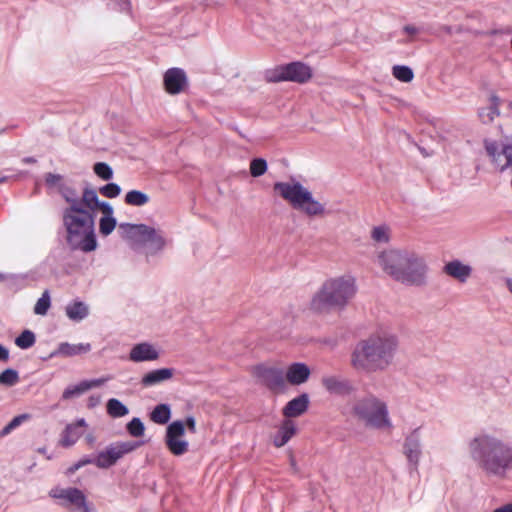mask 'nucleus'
Here are the masks:
<instances>
[{"instance_id":"1","label":"nucleus","mask_w":512,"mask_h":512,"mask_svg":"<svg viewBox=\"0 0 512 512\" xmlns=\"http://www.w3.org/2000/svg\"><path fill=\"white\" fill-rule=\"evenodd\" d=\"M374 264L386 277L406 286H424L427 283L428 265L419 252L400 247L376 251Z\"/></svg>"},{"instance_id":"2","label":"nucleus","mask_w":512,"mask_h":512,"mask_svg":"<svg viewBox=\"0 0 512 512\" xmlns=\"http://www.w3.org/2000/svg\"><path fill=\"white\" fill-rule=\"evenodd\" d=\"M468 453L487 477L502 480L512 472V443L496 434H476L468 442Z\"/></svg>"},{"instance_id":"3","label":"nucleus","mask_w":512,"mask_h":512,"mask_svg":"<svg viewBox=\"0 0 512 512\" xmlns=\"http://www.w3.org/2000/svg\"><path fill=\"white\" fill-rule=\"evenodd\" d=\"M398 349L395 336L378 333L356 343L350 354V366L358 373L371 375L388 370Z\"/></svg>"},{"instance_id":"4","label":"nucleus","mask_w":512,"mask_h":512,"mask_svg":"<svg viewBox=\"0 0 512 512\" xmlns=\"http://www.w3.org/2000/svg\"><path fill=\"white\" fill-rule=\"evenodd\" d=\"M62 224L65 242L70 249L84 253L96 250L98 244L92 209L65 208L62 213Z\"/></svg>"},{"instance_id":"5","label":"nucleus","mask_w":512,"mask_h":512,"mask_svg":"<svg viewBox=\"0 0 512 512\" xmlns=\"http://www.w3.org/2000/svg\"><path fill=\"white\" fill-rule=\"evenodd\" d=\"M357 293V281L351 273L326 278L310 300L315 312L344 308Z\"/></svg>"},{"instance_id":"6","label":"nucleus","mask_w":512,"mask_h":512,"mask_svg":"<svg viewBox=\"0 0 512 512\" xmlns=\"http://www.w3.org/2000/svg\"><path fill=\"white\" fill-rule=\"evenodd\" d=\"M118 231L134 249H142L146 258L161 254L170 244L166 232L159 226L121 223Z\"/></svg>"},{"instance_id":"7","label":"nucleus","mask_w":512,"mask_h":512,"mask_svg":"<svg viewBox=\"0 0 512 512\" xmlns=\"http://www.w3.org/2000/svg\"><path fill=\"white\" fill-rule=\"evenodd\" d=\"M348 405L351 415L366 427L380 431L392 430L393 423L388 404L375 394L357 396Z\"/></svg>"},{"instance_id":"8","label":"nucleus","mask_w":512,"mask_h":512,"mask_svg":"<svg viewBox=\"0 0 512 512\" xmlns=\"http://www.w3.org/2000/svg\"><path fill=\"white\" fill-rule=\"evenodd\" d=\"M273 190L294 209L301 211L308 217H323L326 215L325 205L315 199L312 192L295 179L276 182Z\"/></svg>"},{"instance_id":"9","label":"nucleus","mask_w":512,"mask_h":512,"mask_svg":"<svg viewBox=\"0 0 512 512\" xmlns=\"http://www.w3.org/2000/svg\"><path fill=\"white\" fill-rule=\"evenodd\" d=\"M265 78L273 83L290 81L303 84L312 78V69L303 62H291L267 70Z\"/></svg>"},{"instance_id":"10","label":"nucleus","mask_w":512,"mask_h":512,"mask_svg":"<svg viewBox=\"0 0 512 512\" xmlns=\"http://www.w3.org/2000/svg\"><path fill=\"white\" fill-rule=\"evenodd\" d=\"M87 207L92 209L93 215L99 210L103 216L99 220V232L103 236L110 235L115 229L117 222L113 217V207L108 202L99 200L96 191H87L84 196Z\"/></svg>"},{"instance_id":"11","label":"nucleus","mask_w":512,"mask_h":512,"mask_svg":"<svg viewBox=\"0 0 512 512\" xmlns=\"http://www.w3.org/2000/svg\"><path fill=\"white\" fill-rule=\"evenodd\" d=\"M257 381L275 393L285 390L284 371L278 366L257 365L252 370Z\"/></svg>"},{"instance_id":"12","label":"nucleus","mask_w":512,"mask_h":512,"mask_svg":"<svg viewBox=\"0 0 512 512\" xmlns=\"http://www.w3.org/2000/svg\"><path fill=\"white\" fill-rule=\"evenodd\" d=\"M139 446L140 443L133 441L117 442L111 444L97 455V457L94 459V464L99 468H109L124 455L134 451Z\"/></svg>"},{"instance_id":"13","label":"nucleus","mask_w":512,"mask_h":512,"mask_svg":"<svg viewBox=\"0 0 512 512\" xmlns=\"http://www.w3.org/2000/svg\"><path fill=\"white\" fill-rule=\"evenodd\" d=\"M185 437V425L182 421H173L167 426L164 442L174 456H181L188 452L189 443Z\"/></svg>"},{"instance_id":"14","label":"nucleus","mask_w":512,"mask_h":512,"mask_svg":"<svg viewBox=\"0 0 512 512\" xmlns=\"http://www.w3.org/2000/svg\"><path fill=\"white\" fill-rule=\"evenodd\" d=\"M50 496L60 499L61 505L71 508L72 512H89L84 494L76 488L52 489Z\"/></svg>"},{"instance_id":"15","label":"nucleus","mask_w":512,"mask_h":512,"mask_svg":"<svg viewBox=\"0 0 512 512\" xmlns=\"http://www.w3.org/2000/svg\"><path fill=\"white\" fill-rule=\"evenodd\" d=\"M403 454L409 465L417 469L422 455L421 436L418 429L413 430L405 437Z\"/></svg>"},{"instance_id":"16","label":"nucleus","mask_w":512,"mask_h":512,"mask_svg":"<svg viewBox=\"0 0 512 512\" xmlns=\"http://www.w3.org/2000/svg\"><path fill=\"white\" fill-rule=\"evenodd\" d=\"M165 91L170 95L182 93L188 84L186 73L180 68H170L163 75Z\"/></svg>"},{"instance_id":"17","label":"nucleus","mask_w":512,"mask_h":512,"mask_svg":"<svg viewBox=\"0 0 512 512\" xmlns=\"http://www.w3.org/2000/svg\"><path fill=\"white\" fill-rule=\"evenodd\" d=\"M159 357V349L156 345L149 342L138 343L129 352V360L135 363L155 361Z\"/></svg>"},{"instance_id":"18","label":"nucleus","mask_w":512,"mask_h":512,"mask_svg":"<svg viewBox=\"0 0 512 512\" xmlns=\"http://www.w3.org/2000/svg\"><path fill=\"white\" fill-rule=\"evenodd\" d=\"M321 383L329 393L339 396L349 395L354 389L349 380L334 375L324 376Z\"/></svg>"},{"instance_id":"19","label":"nucleus","mask_w":512,"mask_h":512,"mask_svg":"<svg viewBox=\"0 0 512 512\" xmlns=\"http://www.w3.org/2000/svg\"><path fill=\"white\" fill-rule=\"evenodd\" d=\"M87 191H95L91 188H85L80 195L76 188L70 183L65 182L64 185H62L60 194L65 199V201L68 203V206L66 208H78L83 209L87 208V204L84 202V196Z\"/></svg>"},{"instance_id":"20","label":"nucleus","mask_w":512,"mask_h":512,"mask_svg":"<svg viewBox=\"0 0 512 512\" xmlns=\"http://www.w3.org/2000/svg\"><path fill=\"white\" fill-rule=\"evenodd\" d=\"M310 374L311 370L305 363H293L284 372L285 384L301 385L309 379Z\"/></svg>"},{"instance_id":"21","label":"nucleus","mask_w":512,"mask_h":512,"mask_svg":"<svg viewBox=\"0 0 512 512\" xmlns=\"http://www.w3.org/2000/svg\"><path fill=\"white\" fill-rule=\"evenodd\" d=\"M86 426L87 423L84 419L68 424L61 434L59 444L66 448L73 446L83 434L82 428Z\"/></svg>"},{"instance_id":"22","label":"nucleus","mask_w":512,"mask_h":512,"mask_svg":"<svg viewBox=\"0 0 512 512\" xmlns=\"http://www.w3.org/2000/svg\"><path fill=\"white\" fill-rule=\"evenodd\" d=\"M443 271L448 276L464 283L471 276L472 267L459 260H452L445 264Z\"/></svg>"},{"instance_id":"23","label":"nucleus","mask_w":512,"mask_h":512,"mask_svg":"<svg viewBox=\"0 0 512 512\" xmlns=\"http://www.w3.org/2000/svg\"><path fill=\"white\" fill-rule=\"evenodd\" d=\"M174 375L172 368H160L146 373L141 379L143 387H151L170 380Z\"/></svg>"},{"instance_id":"24","label":"nucleus","mask_w":512,"mask_h":512,"mask_svg":"<svg viewBox=\"0 0 512 512\" xmlns=\"http://www.w3.org/2000/svg\"><path fill=\"white\" fill-rule=\"evenodd\" d=\"M309 398L307 394H302L290 400L283 408V415L287 418L298 417L308 408Z\"/></svg>"},{"instance_id":"25","label":"nucleus","mask_w":512,"mask_h":512,"mask_svg":"<svg viewBox=\"0 0 512 512\" xmlns=\"http://www.w3.org/2000/svg\"><path fill=\"white\" fill-rule=\"evenodd\" d=\"M90 350L91 345L89 343L70 344L64 342L58 346V349L55 352H53L51 356L60 355L64 357H72L88 353Z\"/></svg>"},{"instance_id":"26","label":"nucleus","mask_w":512,"mask_h":512,"mask_svg":"<svg viewBox=\"0 0 512 512\" xmlns=\"http://www.w3.org/2000/svg\"><path fill=\"white\" fill-rule=\"evenodd\" d=\"M296 433L295 424L287 419L280 425L279 430L273 437V443L276 447L284 446Z\"/></svg>"},{"instance_id":"27","label":"nucleus","mask_w":512,"mask_h":512,"mask_svg":"<svg viewBox=\"0 0 512 512\" xmlns=\"http://www.w3.org/2000/svg\"><path fill=\"white\" fill-rule=\"evenodd\" d=\"M370 239L374 244H388L392 240V229L390 225L382 223L375 225L370 230Z\"/></svg>"},{"instance_id":"28","label":"nucleus","mask_w":512,"mask_h":512,"mask_svg":"<svg viewBox=\"0 0 512 512\" xmlns=\"http://www.w3.org/2000/svg\"><path fill=\"white\" fill-rule=\"evenodd\" d=\"M67 317L75 322H80L89 314V307L82 301H73L65 307Z\"/></svg>"},{"instance_id":"29","label":"nucleus","mask_w":512,"mask_h":512,"mask_svg":"<svg viewBox=\"0 0 512 512\" xmlns=\"http://www.w3.org/2000/svg\"><path fill=\"white\" fill-rule=\"evenodd\" d=\"M500 99L496 95L489 98V105L479 110L478 115L483 123H491L499 115Z\"/></svg>"},{"instance_id":"30","label":"nucleus","mask_w":512,"mask_h":512,"mask_svg":"<svg viewBox=\"0 0 512 512\" xmlns=\"http://www.w3.org/2000/svg\"><path fill=\"white\" fill-rule=\"evenodd\" d=\"M106 411L112 418H121L129 414V409L116 398H111L107 401Z\"/></svg>"},{"instance_id":"31","label":"nucleus","mask_w":512,"mask_h":512,"mask_svg":"<svg viewBox=\"0 0 512 512\" xmlns=\"http://www.w3.org/2000/svg\"><path fill=\"white\" fill-rule=\"evenodd\" d=\"M124 200L127 205L141 207L149 203L150 196L140 190H130Z\"/></svg>"},{"instance_id":"32","label":"nucleus","mask_w":512,"mask_h":512,"mask_svg":"<svg viewBox=\"0 0 512 512\" xmlns=\"http://www.w3.org/2000/svg\"><path fill=\"white\" fill-rule=\"evenodd\" d=\"M171 417V410L167 404L157 405L151 412V420L157 424H166Z\"/></svg>"},{"instance_id":"33","label":"nucleus","mask_w":512,"mask_h":512,"mask_svg":"<svg viewBox=\"0 0 512 512\" xmlns=\"http://www.w3.org/2000/svg\"><path fill=\"white\" fill-rule=\"evenodd\" d=\"M506 145H504L501 149L496 144V142L493 141H486L485 142V149L487 151V154L491 157L492 161L498 164L501 168L505 161L503 148Z\"/></svg>"},{"instance_id":"34","label":"nucleus","mask_w":512,"mask_h":512,"mask_svg":"<svg viewBox=\"0 0 512 512\" xmlns=\"http://www.w3.org/2000/svg\"><path fill=\"white\" fill-rule=\"evenodd\" d=\"M392 75L399 81L409 83L414 78L413 70L405 65H395L392 68Z\"/></svg>"},{"instance_id":"35","label":"nucleus","mask_w":512,"mask_h":512,"mask_svg":"<svg viewBox=\"0 0 512 512\" xmlns=\"http://www.w3.org/2000/svg\"><path fill=\"white\" fill-rule=\"evenodd\" d=\"M111 376L101 377L98 379H92V380H84L77 384L78 390L80 391L81 395L87 392L88 390L92 388H97L102 385H104L107 381L111 380Z\"/></svg>"},{"instance_id":"36","label":"nucleus","mask_w":512,"mask_h":512,"mask_svg":"<svg viewBox=\"0 0 512 512\" xmlns=\"http://www.w3.org/2000/svg\"><path fill=\"white\" fill-rule=\"evenodd\" d=\"M35 334L30 330H24L16 339L15 344L21 349H28L35 344Z\"/></svg>"},{"instance_id":"37","label":"nucleus","mask_w":512,"mask_h":512,"mask_svg":"<svg viewBox=\"0 0 512 512\" xmlns=\"http://www.w3.org/2000/svg\"><path fill=\"white\" fill-rule=\"evenodd\" d=\"M50 305V294L48 290H45L34 306V313L37 315H45L50 308Z\"/></svg>"},{"instance_id":"38","label":"nucleus","mask_w":512,"mask_h":512,"mask_svg":"<svg viewBox=\"0 0 512 512\" xmlns=\"http://www.w3.org/2000/svg\"><path fill=\"white\" fill-rule=\"evenodd\" d=\"M19 381L18 372L14 369H6L0 374V384L4 386H14Z\"/></svg>"},{"instance_id":"39","label":"nucleus","mask_w":512,"mask_h":512,"mask_svg":"<svg viewBox=\"0 0 512 512\" xmlns=\"http://www.w3.org/2000/svg\"><path fill=\"white\" fill-rule=\"evenodd\" d=\"M267 171V163L262 158L253 159L250 163V173L253 177L262 176Z\"/></svg>"},{"instance_id":"40","label":"nucleus","mask_w":512,"mask_h":512,"mask_svg":"<svg viewBox=\"0 0 512 512\" xmlns=\"http://www.w3.org/2000/svg\"><path fill=\"white\" fill-rule=\"evenodd\" d=\"M94 173L103 180H110L113 177L112 168L104 162H98L93 167Z\"/></svg>"},{"instance_id":"41","label":"nucleus","mask_w":512,"mask_h":512,"mask_svg":"<svg viewBox=\"0 0 512 512\" xmlns=\"http://www.w3.org/2000/svg\"><path fill=\"white\" fill-rule=\"evenodd\" d=\"M46 185L60 192L62 185L66 182L64 178L59 174L47 173L45 175Z\"/></svg>"},{"instance_id":"42","label":"nucleus","mask_w":512,"mask_h":512,"mask_svg":"<svg viewBox=\"0 0 512 512\" xmlns=\"http://www.w3.org/2000/svg\"><path fill=\"white\" fill-rule=\"evenodd\" d=\"M127 430L129 434L133 437H141L144 435L145 427L142 421L139 418H133L127 424Z\"/></svg>"},{"instance_id":"43","label":"nucleus","mask_w":512,"mask_h":512,"mask_svg":"<svg viewBox=\"0 0 512 512\" xmlns=\"http://www.w3.org/2000/svg\"><path fill=\"white\" fill-rule=\"evenodd\" d=\"M28 418V415L22 414L14 417L1 431L0 436L4 437L10 434L15 428L21 425V423Z\"/></svg>"},{"instance_id":"44","label":"nucleus","mask_w":512,"mask_h":512,"mask_svg":"<svg viewBox=\"0 0 512 512\" xmlns=\"http://www.w3.org/2000/svg\"><path fill=\"white\" fill-rule=\"evenodd\" d=\"M100 193L108 198H115L120 195L121 188L116 183H109L100 188Z\"/></svg>"},{"instance_id":"45","label":"nucleus","mask_w":512,"mask_h":512,"mask_svg":"<svg viewBox=\"0 0 512 512\" xmlns=\"http://www.w3.org/2000/svg\"><path fill=\"white\" fill-rule=\"evenodd\" d=\"M115 4L117 11L131 15L132 5L130 0H115Z\"/></svg>"},{"instance_id":"46","label":"nucleus","mask_w":512,"mask_h":512,"mask_svg":"<svg viewBox=\"0 0 512 512\" xmlns=\"http://www.w3.org/2000/svg\"><path fill=\"white\" fill-rule=\"evenodd\" d=\"M78 386L77 385H73V386H68L63 394H62V398L64 400H69V399H72V398H75V397H78L81 395L80 391L78 390Z\"/></svg>"},{"instance_id":"47","label":"nucleus","mask_w":512,"mask_h":512,"mask_svg":"<svg viewBox=\"0 0 512 512\" xmlns=\"http://www.w3.org/2000/svg\"><path fill=\"white\" fill-rule=\"evenodd\" d=\"M101 403V396L100 395H91L87 399V407L89 409H93L97 407Z\"/></svg>"},{"instance_id":"48","label":"nucleus","mask_w":512,"mask_h":512,"mask_svg":"<svg viewBox=\"0 0 512 512\" xmlns=\"http://www.w3.org/2000/svg\"><path fill=\"white\" fill-rule=\"evenodd\" d=\"M403 32L406 33L409 36H415L418 33H420V28L415 25H405L403 27Z\"/></svg>"},{"instance_id":"49","label":"nucleus","mask_w":512,"mask_h":512,"mask_svg":"<svg viewBox=\"0 0 512 512\" xmlns=\"http://www.w3.org/2000/svg\"><path fill=\"white\" fill-rule=\"evenodd\" d=\"M185 427L188 428L189 431L194 433L196 431V421L193 417L186 418V421L183 422Z\"/></svg>"},{"instance_id":"50","label":"nucleus","mask_w":512,"mask_h":512,"mask_svg":"<svg viewBox=\"0 0 512 512\" xmlns=\"http://www.w3.org/2000/svg\"><path fill=\"white\" fill-rule=\"evenodd\" d=\"M9 359V350L0 344V361L6 362Z\"/></svg>"},{"instance_id":"51","label":"nucleus","mask_w":512,"mask_h":512,"mask_svg":"<svg viewBox=\"0 0 512 512\" xmlns=\"http://www.w3.org/2000/svg\"><path fill=\"white\" fill-rule=\"evenodd\" d=\"M492 512H512V502L506 503L494 509Z\"/></svg>"},{"instance_id":"52","label":"nucleus","mask_w":512,"mask_h":512,"mask_svg":"<svg viewBox=\"0 0 512 512\" xmlns=\"http://www.w3.org/2000/svg\"><path fill=\"white\" fill-rule=\"evenodd\" d=\"M89 463H94V460L85 459V460L79 461L71 470L75 471V470L79 469L80 467H82L86 464H89Z\"/></svg>"},{"instance_id":"53","label":"nucleus","mask_w":512,"mask_h":512,"mask_svg":"<svg viewBox=\"0 0 512 512\" xmlns=\"http://www.w3.org/2000/svg\"><path fill=\"white\" fill-rule=\"evenodd\" d=\"M85 440L88 444L92 445L95 442V437L92 434L85 436Z\"/></svg>"},{"instance_id":"54","label":"nucleus","mask_w":512,"mask_h":512,"mask_svg":"<svg viewBox=\"0 0 512 512\" xmlns=\"http://www.w3.org/2000/svg\"><path fill=\"white\" fill-rule=\"evenodd\" d=\"M506 287L508 288L509 292L512 294V278H507L505 280Z\"/></svg>"},{"instance_id":"55","label":"nucleus","mask_w":512,"mask_h":512,"mask_svg":"<svg viewBox=\"0 0 512 512\" xmlns=\"http://www.w3.org/2000/svg\"><path fill=\"white\" fill-rule=\"evenodd\" d=\"M24 161L27 163H33L35 160L33 158H27Z\"/></svg>"},{"instance_id":"56","label":"nucleus","mask_w":512,"mask_h":512,"mask_svg":"<svg viewBox=\"0 0 512 512\" xmlns=\"http://www.w3.org/2000/svg\"><path fill=\"white\" fill-rule=\"evenodd\" d=\"M38 452L41 453V454H45L46 453V449L45 448H39Z\"/></svg>"},{"instance_id":"57","label":"nucleus","mask_w":512,"mask_h":512,"mask_svg":"<svg viewBox=\"0 0 512 512\" xmlns=\"http://www.w3.org/2000/svg\"><path fill=\"white\" fill-rule=\"evenodd\" d=\"M4 181V178L0 179V183H2Z\"/></svg>"}]
</instances>
